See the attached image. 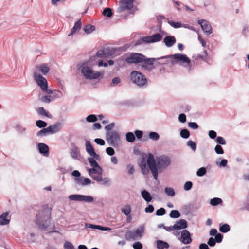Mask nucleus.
Listing matches in <instances>:
<instances>
[{"instance_id": "nucleus-1", "label": "nucleus", "mask_w": 249, "mask_h": 249, "mask_svg": "<svg viewBox=\"0 0 249 249\" xmlns=\"http://www.w3.org/2000/svg\"><path fill=\"white\" fill-rule=\"evenodd\" d=\"M51 218V208L44 206L36 215V223L42 230L47 229L50 225Z\"/></svg>"}, {"instance_id": "nucleus-2", "label": "nucleus", "mask_w": 249, "mask_h": 249, "mask_svg": "<svg viewBox=\"0 0 249 249\" xmlns=\"http://www.w3.org/2000/svg\"><path fill=\"white\" fill-rule=\"evenodd\" d=\"M130 81L140 88H145L148 85V79L144 74L137 71H133L130 74Z\"/></svg>"}, {"instance_id": "nucleus-3", "label": "nucleus", "mask_w": 249, "mask_h": 249, "mask_svg": "<svg viewBox=\"0 0 249 249\" xmlns=\"http://www.w3.org/2000/svg\"><path fill=\"white\" fill-rule=\"evenodd\" d=\"M144 230V225H142L139 228L134 231L131 230L126 231L125 234V238L127 241L140 239L143 235Z\"/></svg>"}, {"instance_id": "nucleus-4", "label": "nucleus", "mask_w": 249, "mask_h": 249, "mask_svg": "<svg viewBox=\"0 0 249 249\" xmlns=\"http://www.w3.org/2000/svg\"><path fill=\"white\" fill-rule=\"evenodd\" d=\"M81 72L87 79H97L100 73L99 72H94L91 68L88 66L87 62L83 63L81 66Z\"/></svg>"}, {"instance_id": "nucleus-5", "label": "nucleus", "mask_w": 249, "mask_h": 249, "mask_svg": "<svg viewBox=\"0 0 249 249\" xmlns=\"http://www.w3.org/2000/svg\"><path fill=\"white\" fill-rule=\"evenodd\" d=\"M171 163V160L169 157L162 155L157 158L156 168L157 172H163Z\"/></svg>"}, {"instance_id": "nucleus-6", "label": "nucleus", "mask_w": 249, "mask_h": 249, "mask_svg": "<svg viewBox=\"0 0 249 249\" xmlns=\"http://www.w3.org/2000/svg\"><path fill=\"white\" fill-rule=\"evenodd\" d=\"M106 138L109 145L114 147L118 146L120 141V137L119 133L115 130L111 132H106Z\"/></svg>"}, {"instance_id": "nucleus-7", "label": "nucleus", "mask_w": 249, "mask_h": 249, "mask_svg": "<svg viewBox=\"0 0 249 249\" xmlns=\"http://www.w3.org/2000/svg\"><path fill=\"white\" fill-rule=\"evenodd\" d=\"M172 60H171V65L173 66L177 63L182 64L186 63L189 65L191 63V60L186 55L180 53H175L172 55Z\"/></svg>"}, {"instance_id": "nucleus-8", "label": "nucleus", "mask_w": 249, "mask_h": 249, "mask_svg": "<svg viewBox=\"0 0 249 249\" xmlns=\"http://www.w3.org/2000/svg\"><path fill=\"white\" fill-rule=\"evenodd\" d=\"M156 163L154 156L152 154H149L147 160V164L148 165L150 170L151 171L154 179H158V172L156 168Z\"/></svg>"}, {"instance_id": "nucleus-9", "label": "nucleus", "mask_w": 249, "mask_h": 249, "mask_svg": "<svg viewBox=\"0 0 249 249\" xmlns=\"http://www.w3.org/2000/svg\"><path fill=\"white\" fill-rule=\"evenodd\" d=\"M145 58V56L141 53H131L125 58V61L128 64L142 63Z\"/></svg>"}, {"instance_id": "nucleus-10", "label": "nucleus", "mask_w": 249, "mask_h": 249, "mask_svg": "<svg viewBox=\"0 0 249 249\" xmlns=\"http://www.w3.org/2000/svg\"><path fill=\"white\" fill-rule=\"evenodd\" d=\"M133 0H122L119 1L118 12H121L126 10H131L133 7Z\"/></svg>"}, {"instance_id": "nucleus-11", "label": "nucleus", "mask_w": 249, "mask_h": 249, "mask_svg": "<svg viewBox=\"0 0 249 249\" xmlns=\"http://www.w3.org/2000/svg\"><path fill=\"white\" fill-rule=\"evenodd\" d=\"M34 77L36 83L40 87L42 90H46L48 87L46 79L36 72H34Z\"/></svg>"}, {"instance_id": "nucleus-12", "label": "nucleus", "mask_w": 249, "mask_h": 249, "mask_svg": "<svg viewBox=\"0 0 249 249\" xmlns=\"http://www.w3.org/2000/svg\"><path fill=\"white\" fill-rule=\"evenodd\" d=\"M203 31L207 35H209L212 33V28L210 22L205 19H200L198 21Z\"/></svg>"}, {"instance_id": "nucleus-13", "label": "nucleus", "mask_w": 249, "mask_h": 249, "mask_svg": "<svg viewBox=\"0 0 249 249\" xmlns=\"http://www.w3.org/2000/svg\"><path fill=\"white\" fill-rule=\"evenodd\" d=\"M156 60L155 58H145L143 61V64L141 66L142 70H145L149 71H151L154 69V62Z\"/></svg>"}, {"instance_id": "nucleus-14", "label": "nucleus", "mask_w": 249, "mask_h": 249, "mask_svg": "<svg viewBox=\"0 0 249 249\" xmlns=\"http://www.w3.org/2000/svg\"><path fill=\"white\" fill-rule=\"evenodd\" d=\"M190 232L187 230H183L181 231L180 240L184 244H189L192 242V239Z\"/></svg>"}, {"instance_id": "nucleus-15", "label": "nucleus", "mask_w": 249, "mask_h": 249, "mask_svg": "<svg viewBox=\"0 0 249 249\" xmlns=\"http://www.w3.org/2000/svg\"><path fill=\"white\" fill-rule=\"evenodd\" d=\"M162 36L159 34L157 33L152 36H149L144 37L145 41V43H151L157 42L160 41L162 39Z\"/></svg>"}, {"instance_id": "nucleus-16", "label": "nucleus", "mask_w": 249, "mask_h": 249, "mask_svg": "<svg viewBox=\"0 0 249 249\" xmlns=\"http://www.w3.org/2000/svg\"><path fill=\"white\" fill-rule=\"evenodd\" d=\"M11 216H9V212H5L0 215V225H6L9 224Z\"/></svg>"}, {"instance_id": "nucleus-17", "label": "nucleus", "mask_w": 249, "mask_h": 249, "mask_svg": "<svg viewBox=\"0 0 249 249\" xmlns=\"http://www.w3.org/2000/svg\"><path fill=\"white\" fill-rule=\"evenodd\" d=\"M175 230H179L181 229L186 230L188 226L187 222L185 219H179L176 221L174 224Z\"/></svg>"}, {"instance_id": "nucleus-18", "label": "nucleus", "mask_w": 249, "mask_h": 249, "mask_svg": "<svg viewBox=\"0 0 249 249\" xmlns=\"http://www.w3.org/2000/svg\"><path fill=\"white\" fill-rule=\"evenodd\" d=\"M38 149L39 152L45 156L49 155V147L45 143H39L38 144Z\"/></svg>"}, {"instance_id": "nucleus-19", "label": "nucleus", "mask_w": 249, "mask_h": 249, "mask_svg": "<svg viewBox=\"0 0 249 249\" xmlns=\"http://www.w3.org/2000/svg\"><path fill=\"white\" fill-rule=\"evenodd\" d=\"M163 41L167 47H170L176 43V39L174 36H167L164 37Z\"/></svg>"}, {"instance_id": "nucleus-20", "label": "nucleus", "mask_w": 249, "mask_h": 249, "mask_svg": "<svg viewBox=\"0 0 249 249\" xmlns=\"http://www.w3.org/2000/svg\"><path fill=\"white\" fill-rule=\"evenodd\" d=\"M156 60H160L159 64L165 65L170 63L171 64V60H172V55L162 56L159 58H155Z\"/></svg>"}, {"instance_id": "nucleus-21", "label": "nucleus", "mask_w": 249, "mask_h": 249, "mask_svg": "<svg viewBox=\"0 0 249 249\" xmlns=\"http://www.w3.org/2000/svg\"><path fill=\"white\" fill-rule=\"evenodd\" d=\"M49 127L51 129V134H54L61 130L62 128V123L60 122H56L49 126Z\"/></svg>"}, {"instance_id": "nucleus-22", "label": "nucleus", "mask_w": 249, "mask_h": 249, "mask_svg": "<svg viewBox=\"0 0 249 249\" xmlns=\"http://www.w3.org/2000/svg\"><path fill=\"white\" fill-rule=\"evenodd\" d=\"M142 173L144 175H147L149 172V168L147 167V164L144 158L141 159V162L139 163Z\"/></svg>"}, {"instance_id": "nucleus-23", "label": "nucleus", "mask_w": 249, "mask_h": 249, "mask_svg": "<svg viewBox=\"0 0 249 249\" xmlns=\"http://www.w3.org/2000/svg\"><path fill=\"white\" fill-rule=\"evenodd\" d=\"M75 181L77 184L82 185V186L87 185L91 183L90 179L88 178H84L83 177L75 178Z\"/></svg>"}, {"instance_id": "nucleus-24", "label": "nucleus", "mask_w": 249, "mask_h": 249, "mask_svg": "<svg viewBox=\"0 0 249 249\" xmlns=\"http://www.w3.org/2000/svg\"><path fill=\"white\" fill-rule=\"evenodd\" d=\"M36 68L44 75L47 74L50 71V68L47 63H43L39 66H37Z\"/></svg>"}, {"instance_id": "nucleus-25", "label": "nucleus", "mask_w": 249, "mask_h": 249, "mask_svg": "<svg viewBox=\"0 0 249 249\" xmlns=\"http://www.w3.org/2000/svg\"><path fill=\"white\" fill-rule=\"evenodd\" d=\"M51 129L48 127H44L41 130L38 131L36 133V136L38 137H44L51 134Z\"/></svg>"}, {"instance_id": "nucleus-26", "label": "nucleus", "mask_w": 249, "mask_h": 249, "mask_svg": "<svg viewBox=\"0 0 249 249\" xmlns=\"http://www.w3.org/2000/svg\"><path fill=\"white\" fill-rule=\"evenodd\" d=\"M81 20L79 19L77 21L73 26V27L71 29L70 34H69V36L73 35L77 31L81 29Z\"/></svg>"}, {"instance_id": "nucleus-27", "label": "nucleus", "mask_w": 249, "mask_h": 249, "mask_svg": "<svg viewBox=\"0 0 249 249\" xmlns=\"http://www.w3.org/2000/svg\"><path fill=\"white\" fill-rule=\"evenodd\" d=\"M157 247L158 249H167L169 245L167 242L159 240L157 241Z\"/></svg>"}, {"instance_id": "nucleus-28", "label": "nucleus", "mask_w": 249, "mask_h": 249, "mask_svg": "<svg viewBox=\"0 0 249 249\" xmlns=\"http://www.w3.org/2000/svg\"><path fill=\"white\" fill-rule=\"evenodd\" d=\"M141 195L144 200L147 202L151 201L152 199L150 194L146 190L141 192Z\"/></svg>"}, {"instance_id": "nucleus-29", "label": "nucleus", "mask_w": 249, "mask_h": 249, "mask_svg": "<svg viewBox=\"0 0 249 249\" xmlns=\"http://www.w3.org/2000/svg\"><path fill=\"white\" fill-rule=\"evenodd\" d=\"M86 150L87 153L91 155L95 151L94 148L91 145L90 142L89 140H87L85 143Z\"/></svg>"}, {"instance_id": "nucleus-30", "label": "nucleus", "mask_w": 249, "mask_h": 249, "mask_svg": "<svg viewBox=\"0 0 249 249\" xmlns=\"http://www.w3.org/2000/svg\"><path fill=\"white\" fill-rule=\"evenodd\" d=\"M37 112L39 115H44L49 118H52V116L50 114L49 112L45 110L44 107H40L37 110Z\"/></svg>"}, {"instance_id": "nucleus-31", "label": "nucleus", "mask_w": 249, "mask_h": 249, "mask_svg": "<svg viewBox=\"0 0 249 249\" xmlns=\"http://www.w3.org/2000/svg\"><path fill=\"white\" fill-rule=\"evenodd\" d=\"M88 160L90 163V165L92 167H97L98 169H100V171H102V168L99 166L98 163L92 157H89L88 158Z\"/></svg>"}, {"instance_id": "nucleus-32", "label": "nucleus", "mask_w": 249, "mask_h": 249, "mask_svg": "<svg viewBox=\"0 0 249 249\" xmlns=\"http://www.w3.org/2000/svg\"><path fill=\"white\" fill-rule=\"evenodd\" d=\"M94 200V198L90 196H84L81 195V202L84 201L87 203H91Z\"/></svg>"}, {"instance_id": "nucleus-33", "label": "nucleus", "mask_w": 249, "mask_h": 249, "mask_svg": "<svg viewBox=\"0 0 249 249\" xmlns=\"http://www.w3.org/2000/svg\"><path fill=\"white\" fill-rule=\"evenodd\" d=\"M126 140L129 142H133L135 140V136L133 132H129L126 134Z\"/></svg>"}, {"instance_id": "nucleus-34", "label": "nucleus", "mask_w": 249, "mask_h": 249, "mask_svg": "<svg viewBox=\"0 0 249 249\" xmlns=\"http://www.w3.org/2000/svg\"><path fill=\"white\" fill-rule=\"evenodd\" d=\"M83 29L86 34H90L95 30V27L94 25L88 24L85 26Z\"/></svg>"}, {"instance_id": "nucleus-35", "label": "nucleus", "mask_w": 249, "mask_h": 249, "mask_svg": "<svg viewBox=\"0 0 249 249\" xmlns=\"http://www.w3.org/2000/svg\"><path fill=\"white\" fill-rule=\"evenodd\" d=\"M230 230V227L228 224H220L219 231L223 233L228 232Z\"/></svg>"}, {"instance_id": "nucleus-36", "label": "nucleus", "mask_w": 249, "mask_h": 249, "mask_svg": "<svg viewBox=\"0 0 249 249\" xmlns=\"http://www.w3.org/2000/svg\"><path fill=\"white\" fill-rule=\"evenodd\" d=\"M102 14L105 16L107 18H110L113 15V13L112 12V10L110 8H105Z\"/></svg>"}, {"instance_id": "nucleus-37", "label": "nucleus", "mask_w": 249, "mask_h": 249, "mask_svg": "<svg viewBox=\"0 0 249 249\" xmlns=\"http://www.w3.org/2000/svg\"><path fill=\"white\" fill-rule=\"evenodd\" d=\"M222 203V200L221 198L218 197H214L212 198L210 200V204L211 205L215 206L218 204H220Z\"/></svg>"}, {"instance_id": "nucleus-38", "label": "nucleus", "mask_w": 249, "mask_h": 249, "mask_svg": "<svg viewBox=\"0 0 249 249\" xmlns=\"http://www.w3.org/2000/svg\"><path fill=\"white\" fill-rule=\"evenodd\" d=\"M81 196L80 194L71 195L68 196L69 199L71 201L81 202Z\"/></svg>"}, {"instance_id": "nucleus-39", "label": "nucleus", "mask_w": 249, "mask_h": 249, "mask_svg": "<svg viewBox=\"0 0 249 249\" xmlns=\"http://www.w3.org/2000/svg\"><path fill=\"white\" fill-rule=\"evenodd\" d=\"M169 216L172 218H178L180 216V213L178 211L173 210L170 212Z\"/></svg>"}, {"instance_id": "nucleus-40", "label": "nucleus", "mask_w": 249, "mask_h": 249, "mask_svg": "<svg viewBox=\"0 0 249 249\" xmlns=\"http://www.w3.org/2000/svg\"><path fill=\"white\" fill-rule=\"evenodd\" d=\"M180 135L182 138L187 139L189 137L190 133L188 130L184 128L181 130Z\"/></svg>"}, {"instance_id": "nucleus-41", "label": "nucleus", "mask_w": 249, "mask_h": 249, "mask_svg": "<svg viewBox=\"0 0 249 249\" xmlns=\"http://www.w3.org/2000/svg\"><path fill=\"white\" fill-rule=\"evenodd\" d=\"M149 138L153 141H157L160 138L159 134L156 132H150L149 133Z\"/></svg>"}, {"instance_id": "nucleus-42", "label": "nucleus", "mask_w": 249, "mask_h": 249, "mask_svg": "<svg viewBox=\"0 0 249 249\" xmlns=\"http://www.w3.org/2000/svg\"><path fill=\"white\" fill-rule=\"evenodd\" d=\"M96 55L99 57L106 58L107 56V54L105 50H99L96 53Z\"/></svg>"}, {"instance_id": "nucleus-43", "label": "nucleus", "mask_w": 249, "mask_h": 249, "mask_svg": "<svg viewBox=\"0 0 249 249\" xmlns=\"http://www.w3.org/2000/svg\"><path fill=\"white\" fill-rule=\"evenodd\" d=\"M36 124L38 127L43 128L47 126V123L44 121L39 120L36 121Z\"/></svg>"}, {"instance_id": "nucleus-44", "label": "nucleus", "mask_w": 249, "mask_h": 249, "mask_svg": "<svg viewBox=\"0 0 249 249\" xmlns=\"http://www.w3.org/2000/svg\"><path fill=\"white\" fill-rule=\"evenodd\" d=\"M164 191L168 196H173L175 195V192L174 189L171 187H166Z\"/></svg>"}, {"instance_id": "nucleus-45", "label": "nucleus", "mask_w": 249, "mask_h": 249, "mask_svg": "<svg viewBox=\"0 0 249 249\" xmlns=\"http://www.w3.org/2000/svg\"><path fill=\"white\" fill-rule=\"evenodd\" d=\"M121 211L123 213H124L125 215H128L130 214V213L131 211V208L129 205H127L125 206V208H122Z\"/></svg>"}, {"instance_id": "nucleus-46", "label": "nucleus", "mask_w": 249, "mask_h": 249, "mask_svg": "<svg viewBox=\"0 0 249 249\" xmlns=\"http://www.w3.org/2000/svg\"><path fill=\"white\" fill-rule=\"evenodd\" d=\"M207 172V170L205 167H201L196 172V175L199 177L203 176Z\"/></svg>"}, {"instance_id": "nucleus-47", "label": "nucleus", "mask_w": 249, "mask_h": 249, "mask_svg": "<svg viewBox=\"0 0 249 249\" xmlns=\"http://www.w3.org/2000/svg\"><path fill=\"white\" fill-rule=\"evenodd\" d=\"M86 120L88 122H95L97 120V118L95 115L90 114L87 117Z\"/></svg>"}, {"instance_id": "nucleus-48", "label": "nucleus", "mask_w": 249, "mask_h": 249, "mask_svg": "<svg viewBox=\"0 0 249 249\" xmlns=\"http://www.w3.org/2000/svg\"><path fill=\"white\" fill-rule=\"evenodd\" d=\"M78 153V149L77 147H73L71 150V157L74 159H77Z\"/></svg>"}, {"instance_id": "nucleus-49", "label": "nucleus", "mask_w": 249, "mask_h": 249, "mask_svg": "<svg viewBox=\"0 0 249 249\" xmlns=\"http://www.w3.org/2000/svg\"><path fill=\"white\" fill-rule=\"evenodd\" d=\"M121 82V79L119 77H115L112 79L111 83H110V86L111 87H114L116 86L117 84H119Z\"/></svg>"}, {"instance_id": "nucleus-50", "label": "nucleus", "mask_w": 249, "mask_h": 249, "mask_svg": "<svg viewBox=\"0 0 249 249\" xmlns=\"http://www.w3.org/2000/svg\"><path fill=\"white\" fill-rule=\"evenodd\" d=\"M187 145L190 147L193 151H195L196 149V143L191 140L187 142Z\"/></svg>"}, {"instance_id": "nucleus-51", "label": "nucleus", "mask_w": 249, "mask_h": 249, "mask_svg": "<svg viewBox=\"0 0 249 249\" xmlns=\"http://www.w3.org/2000/svg\"><path fill=\"white\" fill-rule=\"evenodd\" d=\"M214 150L217 154H223L224 153L222 146L219 144H217L215 146Z\"/></svg>"}, {"instance_id": "nucleus-52", "label": "nucleus", "mask_w": 249, "mask_h": 249, "mask_svg": "<svg viewBox=\"0 0 249 249\" xmlns=\"http://www.w3.org/2000/svg\"><path fill=\"white\" fill-rule=\"evenodd\" d=\"M166 210L164 208H160L156 212V215L157 216H162L165 214Z\"/></svg>"}, {"instance_id": "nucleus-53", "label": "nucleus", "mask_w": 249, "mask_h": 249, "mask_svg": "<svg viewBox=\"0 0 249 249\" xmlns=\"http://www.w3.org/2000/svg\"><path fill=\"white\" fill-rule=\"evenodd\" d=\"M216 142L217 143H218L219 145H225L226 143L225 140L221 136H218L216 138Z\"/></svg>"}, {"instance_id": "nucleus-54", "label": "nucleus", "mask_w": 249, "mask_h": 249, "mask_svg": "<svg viewBox=\"0 0 249 249\" xmlns=\"http://www.w3.org/2000/svg\"><path fill=\"white\" fill-rule=\"evenodd\" d=\"M168 23L175 28H179L181 26V24L178 22H174L173 21H168Z\"/></svg>"}, {"instance_id": "nucleus-55", "label": "nucleus", "mask_w": 249, "mask_h": 249, "mask_svg": "<svg viewBox=\"0 0 249 249\" xmlns=\"http://www.w3.org/2000/svg\"><path fill=\"white\" fill-rule=\"evenodd\" d=\"M216 243V239H215L213 237H210L207 242V245L210 246V247H214Z\"/></svg>"}, {"instance_id": "nucleus-56", "label": "nucleus", "mask_w": 249, "mask_h": 249, "mask_svg": "<svg viewBox=\"0 0 249 249\" xmlns=\"http://www.w3.org/2000/svg\"><path fill=\"white\" fill-rule=\"evenodd\" d=\"M64 249H75L74 246L70 242H66L64 244Z\"/></svg>"}, {"instance_id": "nucleus-57", "label": "nucleus", "mask_w": 249, "mask_h": 249, "mask_svg": "<svg viewBox=\"0 0 249 249\" xmlns=\"http://www.w3.org/2000/svg\"><path fill=\"white\" fill-rule=\"evenodd\" d=\"M193 186V183L191 181H187L185 183L184 185V189L185 191L190 190Z\"/></svg>"}, {"instance_id": "nucleus-58", "label": "nucleus", "mask_w": 249, "mask_h": 249, "mask_svg": "<svg viewBox=\"0 0 249 249\" xmlns=\"http://www.w3.org/2000/svg\"><path fill=\"white\" fill-rule=\"evenodd\" d=\"M134 133L138 140H141L142 138L143 134L142 131L139 130H135Z\"/></svg>"}, {"instance_id": "nucleus-59", "label": "nucleus", "mask_w": 249, "mask_h": 249, "mask_svg": "<svg viewBox=\"0 0 249 249\" xmlns=\"http://www.w3.org/2000/svg\"><path fill=\"white\" fill-rule=\"evenodd\" d=\"M98 175H93L91 177L93 179L96 180L97 182H100L102 181V174H97Z\"/></svg>"}, {"instance_id": "nucleus-60", "label": "nucleus", "mask_w": 249, "mask_h": 249, "mask_svg": "<svg viewBox=\"0 0 249 249\" xmlns=\"http://www.w3.org/2000/svg\"><path fill=\"white\" fill-rule=\"evenodd\" d=\"M106 153L109 156H113L115 154L114 149L111 147H107L106 149Z\"/></svg>"}, {"instance_id": "nucleus-61", "label": "nucleus", "mask_w": 249, "mask_h": 249, "mask_svg": "<svg viewBox=\"0 0 249 249\" xmlns=\"http://www.w3.org/2000/svg\"><path fill=\"white\" fill-rule=\"evenodd\" d=\"M94 142L98 145L103 146L105 144V141L101 138H96L94 139Z\"/></svg>"}, {"instance_id": "nucleus-62", "label": "nucleus", "mask_w": 249, "mask_h": 249, "mask_svg": "<svg viewBox=\"0 0 249 249\" xmlns=\"http://www.w3.org/2000/svg\"><path fill=\"white\" fill-rule=\"evenodd\" d=\"M142 244L140 242H135L133 244V248L134 249H142Z\"/></svg>"}, {"instance_id": "nucleus-63", "label": "nucleus", "mask_w": 249, "mask_h": 249, "mask_svg": "<svg viewBox=\"0 0 249 249\" xmlns=\"http://www.w3.org/2000/svg\"><path fill=\"white\" fill-rule=\"evenodd\" d=\"M51 96L45 95L41 98V101L45 103H49L51 102Z\"/></svg>"}, {"instance_id": "nucleus-64", "label": "nucleus", "mask_w": 249, "mask_h": 249, "mask_svg": "<svg viewBox=\"0 0 249 249\" xmlns=\"http://www.w3.org/2000/svg\"><path fill=\"white\" fill-rule=\"evenodd\" d=\"M154 210V207L152 205L149 204L145 208L146 213H152Z\"/></svg>"}]
</instances>
